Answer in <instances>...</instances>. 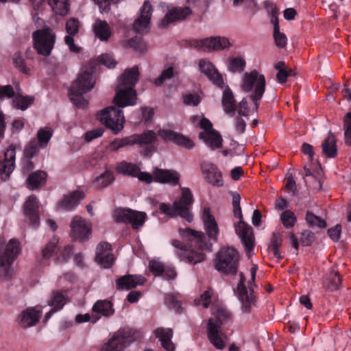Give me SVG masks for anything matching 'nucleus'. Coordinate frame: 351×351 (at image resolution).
Listing matches in <instances>:
<instances>
[{"label":"nucleus","mask_w":351,"mask_h":351,"mask_svg":"<svg viewBox=\"0 0 351 351\" xmlns=\"http://www.w3.org/2000/svg\"><path fill=\"white\" fill-rule=\"evenodd\" d=\"M139 72L137 66L126 69L119 79V86L113 103L118 106H109L97 112V119L114 134L123 130L125 117L121 109L128 106H134L136 101V93L133 86L138 80Z\"/></svg>","instance_id":"nucleus-1"},{"label":"nucleus","mask_w":351,"mask_h":351,"mask_svg":"<svg viewBox=\"0 0 351 351\" xmlns=\"http://www.w3.org/2000/svg\"><path fill=\"white\" fill-rule=\"evenodd\" d=\"M95 83L93 68H82L69 90L71 100L77 108H84L87 106L88 101L83 97V94L90 91Z\"/></svg>","instance_id":"nucleus-2"},{"label":"nucleus","mask_w":351,"mask_h":351,"mask_svg":"<svg viewBox=\"0 0 351 351\" xmlns=\"http://www.w3.org/2000/svg\"><path fill=\"white\" fill-rule=\"evenodd\" d=\"M212 314L213 317L208 320V338L215 348L223 350L226 347L227 337L221 332V327L231 319V314L222 308L216 309Z\"/></svg>","instance_id":"nucleus-3"},{"label":"nucleus","mask_w":351,"mask_h":351,"mask_svg":"<svg viewBox=\"0 0 351 351\" xmlns=\"http://www.w3.org/2000/svg\"><path fill=\"white\" fill-rule=\"evenodd\" d=\"M193 203V195L188 188L182 189L180 198L176 201L172 205L162 203L160 205V210L171 217L180 216L187 221L193 220V215L190 212V206Z\"/></svg>","instance_id":"nucleus-4"},{"label":"nucleus","mask_w":351,"mask_h":351,"mask_svg":"<svg viewBox=\"0 0 351 351\" xmlns=\"http://www.w3.org/2000/svg\"><path fill=\"white\" fill-rule=\"evenodd\" d=\"M240 199V195L238 193L233 194L234 215L240 219L239 222L235 225V232L244 245L247 253H249L254 247V238L252 227L243 221Z\"/></svg>","instance_id":"nucleus-5"},{"label":"nucleus","mask_w":351,"mask_h":351,"mask_svg":"<svg viewBox=\"0 0 351 351\" xmlns=\"http://www.w3.org/2000/svg\"><path fill=\"white\" fill-rule=\"evenodd\" d=\"M242 89L247 93H252L251 96L255 109L258 108V101L262 98L265 90V79L263 74L254 70L245 73L243 77Z\"/></svg>","instance_id":"nucleus-6"},{"label":"nucleus","mask_w":351,"mask_h":351,"mask_svg":"<svg viewBox=\"0 0 351 351\" xmlns=\"http://www.w3.org/2000/svg\"><path fill=\"white\" fill-rule=\"evenodd\" d=\"M239 260V253L234 248L222 247L217 254L215 268L224 274H235L238 269Z\"/></svg>","instance_id":"nucleus-7"},{"label":"nucleus","mask_w":351,"mask_h":351,"mask_svg":"<svg viewBox=\"0 0 351 351\" xmlns=\"http://www.w3.org/2000/svg\"><path fill=\"white\" fill-rule=\"evenodd\" d=\"M20 252L19 243L11 239L4 247H0V267L3 269L0 271V277L8 280L13 275L10 266Z\"/></svg>","instance_id":"nucleus-8"},{"label":"nucleus","mask_w":351,"mask_h":351,"mask_svg":"<svg viewBox=\"0 0 351 351\" xmlns=\"http://www.w3.org/2000/svg\"><path fill=\"white\" fill-rule=\"evenodd\" d=\"M32 39L34 48L39 55L50 56L56 40V34L51 29L47 27L34 32Z\"/></svg>","instance_id":"nucleus-9"},{"label":"nucleus","mask_w":351,"mask_h":351,"mask_svg":"<svg viewBox=\"0 0 351 351\" xmlns=\"http://www.w3.org/2000/svg\"><path fill=\"white\" fill-rule=\"evenodd\" d=\"M257 271V266L253 265L250 269L251 279L248 281L249 292L245 286V276L243 273L240 274V280L237 286L239 299L242 303V308L244 312H250L252 307L255 306L256 299L252 288V282L254 281Z\"/></svg>","instance_id":"nucleus-10"},{"label":"nucleus","mask_w":351,"mask_h":351,"mask_svg":"<svg viewBox=\"0 0 351 351\" xmlns=\"http://www.w3.org/2000/svg\"><path fill=\"white\" fill-rule=\"evenodd\" d=\"M146 217V214L143 212L125 208H117L114 210L113 214V217L117 222L130 223L135 230L143 226Z\"/></svg>","instance_id":"nucleus-11"},{"label":"nucleus","mask_w":351,"mask_h":351,"mask_svg":"<svg viewBox=\"0 0 351 351\" xmlns=\"http://www.w3.org/2000/svg\"><path fill=\"white\" fill-rule=\"evenodd\" d=\"M192 45L201 50H222L230 47V43L225 37H210L202 40H194Z\"/></svg>","instance_id":"nucleus-12"},{"label":"nucleus","mask_w":351,"mask_h":351,"mask_svg":"<svg viewBox=\"0 0 351 351\" xmlns=\"http://www.w3.org/2000/svg\"><path fill=\"white\" fill-rule=\"evenodd\" d=\"M71 236L75 240L86 241L91 232V225L81 217L75 216L70 224Z\"/></svg>","instance_id":"nucleus-13"},{"label":"nucleus","mask_w":351,"mask_h":351,"mask_svg":"<svg viewBox=\"0 0 351 351\" xmlns=\"http://www.w3.org/2000/svg\"><path fill=\"white\" fill-rule=\"evenodd\" d=\"M171 245L176 248V254L181 261H186L189 263L197 264L205 259V255L202 252H196L187 249L180 241L173 239Z\"/></svg>","instance_id":"nucleus-14"},{"label":"nucleus","mask_w":351,"mask_h":351,"mask_svg":"<svg viewBox=\"0 0 351 351\" xmlns=\"http://www.w3.org/2000/svg\"><path fill=\"white\" fill-rule=\"evenodd\" d=\"M42 311L40 306L27 308L18 316V324L24 328L35 326L40 318Z\"/></svg>","instance_id":"nucleus-15"},{"label":"nucleus","mask_w":351,"mask_h":351,"mask_svg":"<svg viewBox=\"0 0 351 351\" xmlns=\"http://www.w3.org/2000/svg\"><path fill=\"white\" fill-rule=\"evenodd\" d=\"M114 259L110 243L102 242L97 245L95 261L102 267L110 268L113 265Z\"/></svg>","instance_id":"nucleus-16"},{"label":"nucleus","mask_w":351,"mask_h":351,"mask_svg":"<svg viewBox=\"0 0 351 351\" xmlns=\"http://www.w3.org/2000/svg\"><path fill=\"white\" fill-rule=\"evenodd\" d=\"M158 135L165 141H172L176 144L186 149H191L194 143L189 137L171 130H160Z\"/></svg>","instance_id":"nucleus-17"},{"label":"nucleus","mask_w":351,"mask_h":351,"mask_svg":"<svg viewBox=\"0 0 351 351\" xmlns=\"http://www.w3.org/2000/svg\"><path fill=\"white\" fill-rule=\"evenodd\" d=\"M16 146L10 145L4 153L3 166L0 168V178L3 180L8 179L15 167Z\"/></svg>","instance_id":"nucleus-18"},{"label":"nucleus","mask_w":351,"mask_h":351,"mask_svg":"<svg viewBox=\"0 0 351 351\" xmlns=\"http://www.w3.org/2000/svg\"><path fill=\"white\" fill-rule=\"evenodd\" d=\"M191 14V10L189 7L171 8L160 23L159 26L163 28L167 27L170 23L182 21Z\"/></svg>","instance_id":"nucleus-19"},{"label":"nucleus","mask_w":351,"mask_h":351,"mask_svg":"<svg viewBox=\"0 0 351 351\" xmlns=\"http://www.w3.org/2000/svg\"><path fill=\"white\" fill-rule=\"evenodd\" d=\"M152 11V5L148 1H145L140 10L139 17L133 24V28L136 32H143L149 27Z\"/></svg>","instance_id":"nucleus-20"},{"label":"nucleus","mask_w":351,"mask_h":351,"mask_svg":"<svg viewBox=\"0 0 351 351\" xmlns=\"http://www.w3.org/2000/svg\"><path fill=\"white\" fill-rule=\"evenodd\" d=\"M201 169L208 182L216 186H223L222 174L216 165L210 162H204Z\"/></svg>","instance_id":"nucleus-21"},{"label":"nucleus","mask_w":351,"mask_h":351,"mask_svg":"<svg viewBox=\"0 0 351 351\" xmlns=\"http://www.w3.org/2000/svg\"><path fill=\"white\" fill-rule=\"evenodd\" d=\"M202 219L208 237L214 241L217 240L219 234V227L215 217L210 213V210L205 207L202 211Z\"/></svg>","instance_id":"nucleus-22"},{"label":"nucleus","mask_w":351,"mask_h":351,"mask_svg":"<svg viewBox=\"0 0 351 351\" xmlns=\"http://www.w3.org/2000/svg\"><path fill=\"white\" fill-rule=\"evenodd\" d=\"M199 67L201 72L205 74L214 84L223 87L224 84L223 77L210 61L205 59L200 60Z\"/></svg>","instance_id":"nucleus-23"},{"label":"nucleus","mask_w":351,"mask_h":351,"mask_svg":"<svg viewBox=\"0 0 351 351\" xmlns=\"http://www.w3.org/2000/svg\"><path fill=\"white\" fill-rule=\"evenodd\" d=\"M39 202L35 195L29 196L23 205V212L25 215L28 217L30 223L35 226L38 225V208Z\"/></svg>","instance_id":"nucleus-24"},{"label":"nucleus","mask_w":351,"mask_h":351,"mask_svg":"<svg viewBox=\"0 0 351 351\" xmlns=\"http://www.w3.org/2000/svg\"><path fill=\"white\" fill-rule=\"evenodd\" d=\"M79 27L80 22L76 19H70L66 23L65 29L68 35L64 37V42L69 46L70 51L75 53H78L80 51V48L75 45L73 38L77 34Z\"/></svg>","instance_id":"nucleus-25"},{"label":"nucleus","mask_w":351,"mask_h":351,"mask_svg":"<svg viewBox=\"0 0 351 351\" xmlns=\"http://www.w3.org/2000/svg\"><path fill=\"white\" fill-rule=\"evenodd\" d=\"M145 282V279L142 276L126 275L117 279L116 281V285L118 289L129 290L136 287L137 285H143Z\"/></svg>","instance_id":"nucleus-26"},{"label":"nucleus","mask_w":351,"mask_h":351,"mask_svg":"<svg viewBox=\"0 0 351 351\" xmlns=\"http://www.w3.org/2000/svg\"><path fill=\"white\" fill-rule=\"evenodd\" d=\"M154 181L160 183L178 184L180 176L176 171L156 168L154 171Z\"/></svg>","instance_id":"nucleus-27"},{"label":"nucleus","mask_w":351,"mask_h":351,"mask_svg":"<svg viewBox=\"0 0 351 351\" xmlns=\"http://www.w3.org/2000/svg\"><path fill=\"white\" fill-rule=\"evenodd\" d=\"M199 137L212 150L219 149L222 147V137L217 130L211 131L210 132H201Z\"/></svg>","instance_id":"nucleus-28"},{"label":"nucleus","mask_w":351,"mask_h":351,"mask_svg":"<svg viewBox=\"0 0 351 351\" xmlns=\"http://www.w3.org/2000/svg\"><path fill=\"white\" fill-rule=\"evenodd\" d=\"M66 296L62 292H53L51 295V299L48 302V304L53 308L45 315V322H47L54 313L62 308L64 305L66 304Z\"/></svg>","instance_id":"nucleus-29"},{"label":"nucleus","mask_w":351,"mask_h":351,"mask_svg":"<svg viewBox=\"0 0 351 351\" xmlns=\"http://www.w3.org/2000/svg\"><path fill=\"white\" fill-rule=\"evenodd\" d=\"M127 337L114 335L102 348V351H123L129 344Z\"/></svg>","instance_id":"nucleus-30"},{"label":"nucleus","mask_w":351,"mask_h":351,"mask_svg":"<svg viewBox=\"0 0 351 351\" xmlns=\"http://www.w3.org/2000/svg\"><path fill=\"white\" fill-rule=\"evenodd\" d=\"M154 334L161 342L162 346L167 351H174L175 346L171 341L173 331L170 328H158L154 330Z\"/></svg>","instance_id":"nucleus-31"},{"label":"nucleus","mask_w":351,"mask_h":351,"mask_svg":"<svg viewBox=\"0 0 351 351\" xmlns=\"http://www.w3.org/2000/svg\"><path fill=\"white\" fill-rule=\"evenodd\" d=\"M47 173L43 171H36L30 173L26 180L27 188L35 190L43 186L47 181Z\"/></svg>","instance_id":"nucleus-32"},{"label":"nucleus","mask_w":351,"mask_h":351,"mask_svg":"<svg viewBox=\"0 0 351 351\" xmlns=\"http://www.w3.org/2000/svg\"><path fill=\"white\" fill-rule=\"evenodd\" d=\"M95 36L101 41H107L112 35L111 29L105 21L97 19L93 25Z\"/></svg>","instance_id":"nucleus-33"},{"label":"nucleus","mask_w":351,"mask_h":351,"mask_svg":"<svg viewBox=\"0 0 351 351\" xmlns=\"http://www.w3.org/2000/svg\"><path fill=\"white\" fill-rule=\"evenodd\" d=\"M180 232L182 235L188 237L192 242H194L195 245L199 249L203 250L208 248V245L203 241L204 235L202 232L193 230L189 228L186 230H180Z\"/></svg>","instance_id":"nucleus-34"},{"label":"nucleus","mask_w":351,"mask_h":351,"mask_svg":"<svg viewBox=\"0 0 351 351\" xmlns=\"http://www.w3.org/2000/svg\"><path fill=\"white\" fill-rule=\"evenodd\" d=\"M84 197V195L82 192L76 191L65 196L59 205L62 209L69 210L76 206Z\"/></svg>","instance_id":"nucleus-35"},{"label":"nucleus","mask_w":351,"mask_h":351,"mask_svg":"<svg viewBox=\"0 0 351 351\" xmlns=\"http://www.w3.org/2000/svg\"><path fill=\"white\" fill-rule=\"evenodd\" d=\"M322 152L328 158H335L337 154L336 138L332 132H329L327 138L322 143Z\"/></svg>","instance_id":"nucleus-36"},{"label":"nucleus","mask_w":351,"mask_h":351,"mask_svg":"<svg viewBox=\"0 0 351 351\" xmlns=\"http://www.w3.org/2000/svg\"><path fill=\"white\" fill-rule=\"evenodd\" d=\"M130 136L132 140H133V145H150L156 140V134L152 130H147L141 134H135Z\"/></svg>","instance_id":"nucleus-37"},{"label":"nucleus","mask_w":351,"mask_h":351,"mask_svg":"<svg viewBox=\"0 0 351 351\" xmlns=\"http://www.w3.org/2000/svg\"><path fill=\"white\" fill-rule=\"evenodd\" d=\"M93 311L97 314L108 317L114 313L112 304L106 300H98L93 306Z\"/></svg>","instance_id":"nucleus-38"},{"label":"nucleus","mask_w":351,"mask_h":351,"mask_svg":"<svg viewBox=\"0 0 351 351\" xmlns=\"http://www.w3.org/2000/svg\"><path fill=\"white\" fill-rule=\"evenodd\" d=\"M49 4L56 15L64 16L69 10V0H49Z\"/></svg>","instance_id":"nucleus-39"},{"label":"nucleus","mask_w":351,"mask_h":351,"mask_svg":"<svg viewBox=\"0 0 351 351\" xmlns=\"http://www.w3.org/2000/svg\"><path fill=\"white\" fill-rule=\"evenodd\" d=\"M117 171L132 177H136L139 171V167L136 164L122 161L117 165Z\"/></svg>","instance_id":"nucleus-40"},{"label":"nucleus","mask_w":351,"mask_h":351,"mask_svg":"<svg viewBox=\"0 0 351 351\" xmlns=\"http://www.w3.org/2000/svg\"><path fill=\"white\" fill-rule=\"evenodd\" d=\"M222 105L226 112H232L235 110V100L230 89L227 87L223 94Z\"/></svg>","instance_id":"nucleus-41"},{"label":"nucleus","mask_w":351,"mask_h":351,"mask_svg":"<svg viewBox=\"0 0 351 351\" xmlns=\"http://www.w3.org/2000/svg\"><path fill=\"white\" fill-rule=\"evenodd\" d=\"M280 218L285 228H292L297 221L295 215L290 210L283 211L280 214Z\"/></svg>","instance_id":"nucleus-42"},{"label":"nucleus","mask_w":351,"mask_h":351,"mask_svg":"<svg viewBox=\"0 0 351 351\" xmlns=\"http://www.w3.org/2000/svg\"><path fill=\"white\" fill-rule=\"evenodd\" d=\"M305 219L307 224L311 227L324 228L326 226V223L324 220L310 211L306 212Z\"/></svg>","instance_id":"nucleus-43"},{"label":"nucleus","mask_w":351,"mask_h":351,"mask_svg":"<svg viewBox=\"0 0 351 351\" xmlns=\"http://www.w3.org/2000/svg\"><path fill=\"white\" fill-rule=\"evenodd\" d=\"M52 136V131L48 128H40L38 131L37 138L39 146L45 148Z\"/></svg>","instance_id":"nucleus-44"},{"label":"nucleus","mask_w":351,"mask_h":351,"mask_svg":"<svg viewBox=\"0 0 351 351\" xmlns=\"http://www.w3.org/2000/svg\"><path fill=\"white\" fill-rule=\"evenodd\" d=\"M133 140L131 138V136H128L122 138H115L109 145V149L112 151H117L118 149L127 147L132 146Z\"/></svg>","instance_id":"nucleus-45"},{"label":"nucleus","mask_w":351,"mask_h":351,"mask_svg":"<svg viewBox=\"0 0 351 351\" xmlns=\"http://www.w3.org/2000/svg\"><path fill=\"white\" fill-rule=\"evenodd\" d=\"M274 38L276 45L279 48H284L287 44V38L284 33L280 32L278 22L274 23Z\"/></svg>","instance_id":"nucleus-46"},{"label":"nucleus","mask_w":351,"mask_h":351,"mask_svg":"<svg viewBox=\"0 0 351 351\" xmlns=\"http://www.w3.org/2000/svg\"><path fill=\"white\" fill-rule=\"evenodd\" d=\"M304 170L305 171L304 179L307 186L313 191L320 190L322 186L321 180H315V183H311V180L314 179V175L306 167H304Z\"/></svg>","instance_id":"nucleus-47"},{"label":"nucleus","mask_w":351,"mask_h":351,"mask_svg":"<svg viewBox=\"0 0 351 351\" xmlns=\"http://www.w3.org/2000/svg\"><path fill=\"white\" fill-rule=\"evenodd\" d=\"M113 181V176L110 171H106L98 176L95 183L99 188H104L110 184Z\"/></svg>","instance_id":"nucleus-48"},{"label":"nucleus","mask_w":351,"mask_h":351,"mask_svg":"<svg viewBox=\"0 0 351 351\" xmlns=\"http://www.w3.org/2000/svg\"><path fill=\"white\" fill-rule=\"evenodd\" d=\"M32 101L27 97L16 96L12 100L13 106L22 110H25L32 104Z\"/></svg>","instance_id":"nucleus-49"},{"label":"nucleus","mask_w":351,"mask_h":351,"mask_svg":"<svg viewBox=\"0 0 351 351\" xmlns=\"http://www.w3.org/2000/svg\"><path fill=\"white\" fill-rule=\"evenodd\" d=\"M245 66V61L241 58H235L230 61L229 70L231 72H241Z\"/></svg>","instance_id":"nucleus-50"},{"label":"nucleus","mask_w":351,"mask_h":351,"mask_svg":"<svg viewBox=\"0 0 351 351\" xmlns=\"http://www.w3.org/2000/svg\"><path fill=\"white\" fill-rule=\"evenodd\" d=\"M149 268L150 271L156 276H162L165 271L164 264L156 260H152L149 262Z\"/></svg>","instance_id":"nucleus-51"},{"label":"nucleus","mask_w":351,"mask_h":351,"mask_svg":"<svg viewBox=\"0 0 351 351\" xmlns=\"http://www.w3.org/2000/svg\"><path fill=\"white\" fill-rule=\"evenodd\" d=\"M13 62L14 66L20 69L23 73L25 74H28L29 73L30 69L25 65V61L23 59L21 53H16L14 55Z\"/></svg>","instance_id":"nucleus-52"},{"label":"nucleus","mask_w":351,"mask_h":351,"mask_svg":"<svg viewBox=\"0 0 351 351\" xmlns=\"http://www.w3.org/2000/svg\"><path fill=\"white\" fill-rule=\"evenodd\" d=\"M58 243V239L56 237H53L44 247L43 250L42 254L43 257L45 258H49L55 249L56 248L57 243Z\"/></svg>","instance_id":"nucleus-53"},{"label":"nucleus","mask_w":351,"mask_h":351,"mask_svg":"<svg viewBox=\"0 0 351 351\" xmlns=\"http://www.w3.org/2000/svg\"><path fill=\"white\" fill-rule=\"evenodd\" d=\"M213 293L210 290L204 291L199 298L195 300L196 305H202L205 308H208L211 301Z\"/></svg>","instance_id":"nucleus-54"},{"label":"nucleus","mask_w":351,"mask_h":351,"mask_svg":"<svg viewBox=\"0 0 351 351\" xmlns=\"http://www.w3.org/2000/svg\"><path fill=\"white\" fill-rule=\"evenodd\" d=\"M341 283V278L336 271H332L330 274L328 288L330 289H337Z\"/></svg>","instance_id":"nucleus-55"},{"label":"nucleus","mask_w":351,"mask_h":351,"mask_svg":"<svg viewBox=\"0 0 351 351\" xmlns=\"http://www.w3.org/2000/svg\"><path fill=\"white\" fill-rule=\"evenodd\" d=\"M314 239L315 235L311 231L305 230L301 232L300 242L302 245H310L314 241Z\"/></svg>","instance_id":"nucleus-56"},{"label":"nucleus","mask_w":351,"mask_h":351,"mask_svg":"<svg viewBox=\"0 0 351 351\" xmlns=\"http://www.w3.org/2000/svg\"><path fill=\"white\" fill-rule=\"evenodd\" d=\"M14 96V90L11 85L0 86V100L11 99Z\"/></svg>","instance_id":"nucleus-57"},{"label":"nucleus","mask_w":351,"mask_h":351,"mask_svg":"<svg viewBox=\"0 0 351 351\" xmlns=\"http://www.w3.org/2000/svg\"><path fill=\"white\" fill-rule=\"evenodd\" d=\"M345 138L346 143L351 145V112L345 118Z\"/></svg>","instance_id":"nucleus-58"},{"label":"nucleus","mask_w":351,"mask_h":351,"mask_svg":"<svg viewBox=\"0 0 351 351\" xmlns=\"http://www.w3.org/2000/svg\"><path fill=\"white\" fill-rule=\"evenodd\" d=\"M201 101L200 97L197 94H187L183 97V101L188 106H197Z\"/></svg>","instance_id":"nucleus-59"},{"label":"nucleus","mask_w":351,"mask_h":351,"mask_svg":"<svg viewBox=\"0 0 351 351\" xmlns=\"http://www.w3.org/2000/svg\"><path fill=\"white\" fill-rule=\"evenodd\" d=\"M173 69L172 67H169L163 71L160 77L155 80L154 84L156 86L161 85L166 80L170 79L173 76Z\"/></svg>","instance_id":"nucleus-60"},{"label":"nucleus","mask_w":351,"mask_h":351,"mask_svg":"<svg viewBox=\"0 0 351 351\" xmlns=\"http://www.w3.org/2000/svg\"><path fill=\"white\" fill-rule=\"evenodd\" d=\"M38 145L35 141H31L24 150L25 158H31L38 152Z\"/></svg>","instance_id":"nucleus-61"},{"label":"nucleus","mask_w":351,"mask_h":351,"mask_svg":"<svg viewBox=\"0 0 351 351\" xmlns=\"http://www.w3.org/2000/svg\"><path fill=\"white\" fill-rule=\"evenodd\" d=\"M103 133L104 130L101 128H97L90 131H88L85 134V140L86 142H90L95 138L101 136Z\"/></svg>","instance_id":"nucleus-62"},{"label":"nucleus","mask_w":351,"mask_h":351,"mask_svg":"<svg viewBox=\"0 0 351 351\" xmlns=\"http://www.w3.org/2000/svg\"><path fill=\"white\" fill-rule=\"evenodd\" d=\"M99 61L108 68L113 67L116 62L112 56L109 54H102L99 57Z\"/></svg>","instance_id":"nucleus-63"},{"label":"nucleus","mask_w":351,"mask_h":351,"mask_svg":"<svg viewBox=\"0 0 351 351\" xmlns=\"http://www.w3.org/2000/svg\"><path fill=\"white\" fill-rule=\"evenodd\" d=\"M341 231V226L337 224L335 227L328 229V234L334 241H337L340 238Z\"/></svg>","instance_id":"nucleus-64"}]
</instances>
